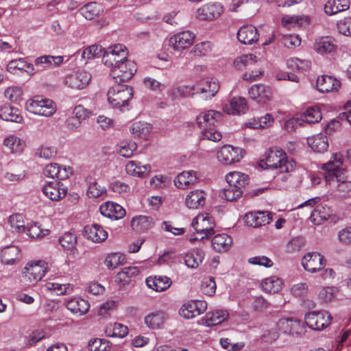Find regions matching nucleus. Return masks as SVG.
Listing matches in <instances>:
<instances>
[{
    "mask_svg": "<svg viewBox=\"0 0 351 351\" xmlns=\"http://www.w3.org/2000/svg\"><path fill=\"white\" fill-rule=\"evenodd\" d=\"M48 269V263L44 261H32L23 268L22 277L25 282L36 285L43 278Z\"/></svg>",
    "mask_w": 351,
    "mask_h": 351,
    "instance_id": "7",
    "label": "nucleus"
},
{
    "mask_svg": "<svg viewBox=\"0 0 351 351\" xmlns=\"http://www.w3.org/2000/svg\"><path fill=\"white\" fill-rule=\"evenodd\" d=\"M331 215L330 208L326 205L319 204L311 212V221L314 224H319L322 221L328 219Z\"/></svg>",
    "mask_w": 351,
    "mask_h": 351,
    "instance_id": "41",
    "label": "nucleus"
},
{
    "mask_svg": "<svg viewBox=\"0 0 351 351\" xmlns=\"http://www.w3.org/2000/svg\"><path fill=\"white\" fill-rule=\"evenodd\" d=\"M223 12V8L220 3H206L197 10L196 17L201 21H211L218 18Z\"/></svg>",
    "mask_w": 351,
    "mask_h": 351,
    "instance_id": "17",
    "label": "nucleus"
},
{
    "mask_svg": "<svg viewBox=\"0 0 351 351\" xmlns=\"http://www.w3.org/2000/svg\"><path fill=\"white\" fill-rule=\"evenodd\" d=\"M326 261L318 252H308L302 259V265L305 270L315 273L325 267Z\"/></svg>",
    "mask_w": 351,
    "mask_h": 351,
    "instance_id": "15",
    "label": "nucleus"
},
{
    "mask_svg": "<svg viewBox=\"0 0 351 351\" xmlns=\"http://www.w3.org/2000/svg\"><path fill=\"white\" fill-rule=\"evenodd\" d=\"M108 236L107 231L99 224L93 223L84 227V237L93 243H102Z\"/></svg>",
    "mask_w": 351,
    "mask_h": 351,
    "instance_id": "21",
    "label": "nucleus"
},
{
    "mask_svg": "<svg viewBox=\"0 0 351 351\" xmlns=\"http://www.w3.org/2000/svg\"><path fill=\"white\" fill-rule=\"evenodd\" d=\"M237 38L245 45L256 43L258 39L257 29L252 25H243L237 32Z\"/></svg>",
    "mask_w": 351,
    "mask_h": 351,
    "instance_id": "26",
    "label": "nucleus"
},
{
    "mask_svg": "<svg viewBox=\"0 0 351 351\" xmlns=\"http://www.w3.org/2000/svg\"><path fill=\"white\" fill-rule=\"evenodd\" d=\"M206 202V193L202 190L191 191L185 198L186 206L190 209L202 207Z\"/></svg>",
    "mask_w": 351,
    "mask_h": 351,
    "instance_id": "29",
    "label": "nucleus"
},
{
    "mask_svg": "<svg viewBox=\"0 0 351 351\" xmlns=\"http://www.w3.org/2000/svg\"><path fill=\"white\" fill-rule=\"evenodd\" d=\"M106 193L104 186H101L97 181L90 182L87 189V195L89 197L97 198Z\"/></svg>",
    "mask_w": 351,
    "mask_h": 351,
    "instance_id": "62",
    "label": "nucleus"
},
{
    "mask_svg": "<svg viewBox=\"0 0 351 351\" xmlns=\"http://www.w3.org/2000/svg\"><path fill=\"white\" fill-rule=\"evenodd\" d=\"M0 118L6 121L21 123L23 116L20 110L8 104H5L0 108Z\"/></svg>",
    "mask_w": 351,
    "mask_h": 351,
    "instance_id": "32",
    "label": "nucleus"
},
{
    "mask_svg": "<svg viewBox=\"0 0 351 351\" xmlns=\"http://www.w3.org/2000/svg\"><path fill=\"white\" fill-rule=\"evenodd\" d=\"M243 158V149L230 145H223L217 152L218 160L224 165H232Z\"/></svg>",
    "mask_w": 351,
    "mask_h": 351,
    "instance_id": "13",
    "label": "nucleus"
},
{
    "mask_svg": "<svg viewBox=\"0 0 351 351\" xmlns=\"http://www.w3.org/2000/svg\"><path fill=\"white\" fill-rule=\"evenodd\" d=\"M252 99L258 104H266L272 96V91L269 86L263 84L253 85L248 91Z\"/></svg>",
    "mask_w": 351,
    "mask_h": 351,
    "instance_id": "20",
    "label": "nucleus"
},
{
    "mask_svg": "<svg viewBox=\"0 0 351 351\" xmlns=\"http://www.w3.org/2000/svg\"><path fill=\"white\" fill-rule=\"evenodd\" d=\"M226 180L228 185L223 189L221 197L230 202L241 197L243 193L242 189L249 182L248 176L238 171L228 173Z\"/></svg>",
    "mask_w": 351,
    "mask_h": 351,
    "instance_id": "3",
    "label": "nucleus"
},
{
    "mask_svg": "<svg viewBox=\"0 0 351 351\" xmlns=\"http://www.w3.org/2000/svg\"><path fill=\"white\" fill-rule=\"evenodd\" d=\"M66 306L72 313L83 315L88 312L90 304L86 300L80 298H74L67 302Z\"/></svg>",
    "mask_w": 351,
    "mask_h": 351,
    "instance_id": "31",
    "label": "nucleus"
},
{
    "mask_svg": "<svg viewBox=\"0 0 351 351\" xmlns=\"http://www.w3.org/2000/svg\"><path fill=\"white\" fill-rule=\"evenodd\" d=\"M315 49L321 54L329 53L335 49L333 40L330 37H322L319 38L315 44Z\"/></svg>",
    "mask_w": 351,
    "mask_h": 351,
    "instance_id": "45",
    "label": "nucleus"
},
{
    "mask_svg": "<svg viewBox=\"0 0 351 351\" xmlns=\"http://www.w3.org/2000/svg\"><path fill=\"white\" fill-rule=\"evenodd\" d=\"M42 191L51 200L59 201L66 196L67 188L60 182L52 181L46 184Z\"/></svg>",
    "mask_w": 351,
    "mask_h": 351,
    "instance_id": "19",
    "label": "nucleus"
},
{
    "mask_svg": "<svg viewBox=\"0 0 351 351\" xmlns=\"http://www.w3.org/2000/svg\"><path fill=\"white\" fill-rule=\"evenodd\" d=\"M191 226L198 236L191 235V241L208 238L215 233V222L213 216L208 213L197 215L193 219Z\"/></svg>",
    "mask_w": 351,
    "mask_h": 351,
    "instance_id": "5",
    "label": "nucleus"
},
{
    "mask_svg": "<svg viewBox=\"0 0 351 351\" xmlns=\"http://www.w3.org/2000/svg\"><path fill=\"white\" fill-rule=\"evenodd\" d=\"M63 62V57L61 56H42L34 60V65L37 71H43L52 67L58 66Z\"/></svg>",
    "mask_w": 351,
    "mask_h": 351,
    "instance_id": "28",
    "label": "nucleus"
},
{
    "mask_svg": "<svg viewBox=\"0 0 351 351\" xmlns=\"http://www.w3.org/2000/svg\"><path fill=\"white\" fill-rule=\"evenodd\" d=\"M99 210L103 216L114 220L121 219L125 215V209L119 204L112 202L102 204Z\"/></svg>",
    "mask_w": 351,
    "mask_h": 351,
    "instance_id": "22",
    "label": "nucleus"
},
{
    "mask_svg": "<svg viewBox=\"0 0 351 351\" xmlns=\"http://www.w3.org/2000/svg\"><path fill=\"white\" fill-rule=\"evenodd\" d=\"M316 84L317 90L321 93L337 90L341 86V83L338 80L328 75L319 76Z\"/></svg>",
    "mask_w": 351,
    "mask_h": 351,
    "instance_id": "27",
    "label": "nucleus"
},
{
    "mask_svg": "<svg viewBox=\"0 0 351 351\" xmlns=\"http://www.w3.org/2000/svg\"><path fill=\"white\" fill-rule=\"evenodd\" d=\"M88 346L91 351H106L109 347L108 341L99 338L90 340Z\"/></svg>",
    "mask_w": 351,
    "mask_h": 351,
    "instance_id": "64",
    "label": "nucleus"
},
{
    "mask_svg": "<svg viewBox=\"0 0 351 351\" xmlns=\"http://www.w3.org/2000/svg\"><path fill=\"white\" fill-rule=\"evenodd\" d=\"M198 177L195 171H184L177 176L174 181L175 185L178 188L184 189L190 185L194 184L197 182Z\"/></svg>",
    "mask_w": 351,
    "mask_h": 351,
    "instance_id": "34",
    "label": "nucleus"
},
{
    "mask_svg": "<svg viewBox=\"0 0 351 351\" xmlns=\"http://www.w3.org/2000/svg\"><path fill=\"white\" fill-rule=\"evenodd\" d=\"M26 110L34 114L49 117L55 114L57 110L56 103L42 96H35L27 100Z\"/></svg>",
    "mask_w": 351,
    "mask_h": 351,
    "instance_id": "6",
    "label": "nucleus"
},
{
    "mask_svg": "<svg viewBox=\"0 0 351 351\" xmlns=\"http://www.w3.org/2000/svg\"><path fill=\"white\" fill-rule=\"evenodd\" d=\"M219 88V82L209 78L201 79L195 84V94L200 95L204 100L214 97L218 92Z\"/></svg>",
    "mask_w": 351,
    "mask_h": 351,
    "instance_id": "12",
    "label": "nucleus"
},
{
    "mask_svg": "<svg viewBox=\"0 0 351 351\" xmlns=\"http://www.w3.org/2000/svg\"><path fill=\"white\" fill-rule=\"evenodd\" d=\"M72 168L70 167H62L58 163H50L47 165L44 170L43 173L49 178H57L59 180H65L72 174Z\"/></svg>",
    "mask_w": 351,
    "mask_h": 351,
    "instance_id": "24",
    "label": "nucleus"
},
{
    "mask_svg": "<svg viewBox=\"0 0 351 351\" xmlns=\"http://www.w3.org/2000/svg\"><path fill=\"white\" fill-rule=\"evenodd\" d=\"M139 270L136 267H124L116 275L115 280L123 285L128 284L131 278L138 274Z\"/></svg>",
    "mask_w": 351,
    "mask_h": 351,
    "instance_id": "47",
    "label": "nucleus"
},
{
    "mask_svg": "<svg viewBox=\"0 0 351 351\" xmlns=\"http://www.w3.org/2000/svg\"><path fill=\"white\" fill-rule=\"evenodd\" d=\"M214 250L218 252H223L229 250L232 244V238L227 234L221 233L216 234L211 241Z\"/></svg>",
    "mask_w": 351,
    "mask_h": 351,
    "instance_id": "33",
    "label": "nucleus"
},
{
    "mask_svg": "<svg viewBox=\"0 0 351 351\" xmlns=\"http://www.w3.org/2000/svg\"><path fill=\"white\" fill-rule=\"evenodd\" d=\"M101 6L96 2H90L80 9L81 14L87 20H93L99 16Z\"/></svg>",
    "mask_w": 351,
    "mask_h": 351,
    "instance_id": "48",
    "label": "nucleus"
},
{
    "mask_svg": "<svg viewBox=\"0 0 351 351\" xmlns=\"http://www.w3.org/2000/svg\"><path fill=\"white\" fill-rule=\"evenodd\" d=\"M102 53L103 49L101 46L93 45L84 49L82 53V58L87 60H91L95 58L100 57Z\"/></svg>",
    "mask_w": 351,
    "mask_h": 351,
    "instance_id": "58",
    "label": "nucleus"
},
{
    "mask_svg": "<svg viewBox=\"0 0 351 351\" xmlns=\"http://www.w3.org/2000/svg\"><path fill=\"white\" fill-rule=\"evenodd\" d=\"M207 303L204 300H193L184 304L180 308L179 313L184 319H192L205 312Z\"/></svg>",
    "mask_w": 351,
    "mask_h": 351,
    "instance_id": "14",
    "label": "nucleus"
},
{
    "mask_svg": "<svg viewBox=\"0 0 351 351\" xmlns=\"http://www.w3.org/2000/svg\"><path fill=\"white\" fill-rule=\"evenodd\" d=\"M90 74L86 71H77L66 76L65 84L70 88L82 89L90 82Z\"/></svg>",
    "mask_w": 351,
    "mask_h": 351,
    "instance_id": "18",
    "label": "nucleus"
},
{
    "mask_svg": "<svg viewBox=\"0 0 351 351\" xmlns=\"http://www.w3.org/2000/svg\"><path fill=\"white\" fill-rule=\"evenodd\" d=\"M19 250L15 246L6 247L1 254V261L7 265L12 264L19 258Z\"/></svg>",
    "mask_w": 351,
    "mask_h": 351,
    "instance_id": "52",
    "label": "nucleus"
},
{
    "mask_svg": "<svg viewBox=\"0 0 351 351\" xmlns=\"http://www.w3.org/2000/svg\"><path fill=\"white\" fill-rule=\"evenodd\" d=\"M3 145L8 148L12 152H21L25 146V142L16 136H9L5 138Z\"/></svg>",
    "mask_w": 351,
    "mask_h": 351,
    "instance_id": "50",
    "label": "nucleus"
},
{
    "mask_svg": "<svg viewBox=\"0 0 351 351\" xmlns=\"http://www.w3.org/2000/svg\"><path fill=\"white\" fill-rule=\"evenodd\" d=\"M225 112L229 114H245L248 110V105L245 98L234 97L223 107Z\"/></svg>",
    "mask_w": 351,
    "mask_h": 351,
    "instance_id": "23",
    "label": "nucleus"
},
{
    "mask_svg": "<svg viewBox=\"0 0 351 351\" xmlns=\"http://www.w3.org/2000/svg\"><path fill=\"white\" fill-rule=\"evenodd\" d=\"M106 333L108 336L112 337L123 338L128 333V327L119 323H114L107 327Z\"/></svg>",
    "mask_w": 351,
    "mask_h": 351,
    "instance_id": "53",
    "label": "nucleus"
},
{
    "mask_svg": "<svg viewBox=\"0 0 351 351\" xmlns=\"http://www.w3.org/2000/svg\"><path fill=\"white\" fill-rule=\"evenodd\" d=\"M128 53V49L125 45L115 44L105 50L103 53L102 61L106 66L111 69L114 68V66L127 60Z\"/></svg>",
    "mask_w": 351,
    "mask_h": 351,
    "instance_id": "9",
    "label": "nucleus"
},
{
    "mask_svg": "<svg viewBox=\"0 0 351 351\" xmlns=\"http://www.w3.org/2000/svg\"><path fill=\"white\" fill-rule=\"evenodd\" d=\"M282 285V280L276 276L267 278L261 283L263 291L269 293H275L280 291Z\"/></svg>",
    "mask_w": 351,
    "mask_h": 351,
    "instance_id": "43",
    "label": "nucleus"
},
{
    "mask_svg": "<svg viewBox=\"0 0 351 351\" xmlns=\"http://www.w3.org/2000/svg\"><path fill=\"white\" fill-rule=\"evenodd\" d=\"M136 144L132 141H123L118 145L117 153L125 158H130L136 149Z\"/></svg>",
    "mask_w": 351,
    "mask_h": 351,
    "instance_id": "55",
    "label": "nucleus"
},
{
    "mask_svg": "<svg viewBox=\"0 0 351 351\" xmlns=\"http://www.w3.org/2000/svg\"><path fill=\"white\" fill-rule=\"evenodd\" d=\"M125 261V256L119 253H111L105 259V265L108 269H114Z\"/></svg>",
    "mask_w": 351,
    "mask_h": 351,
    "instance_id": "56",
    "label": "nucleus"
},
{
    "mask_svg": "<svg viewBox=\"0 0 351 351\" xmlns=\"http://www.w3.org/2000/svg\"><path fill=\"white\" fill-rule=\"evenodd\" d=\"M4 95L11 101L18 102L21 99L23 90L21 87L10 86L5 90Z\"/></svg>",
    "mask_w": 351,
    "mask_h": 351,
    "instance_id": "63",
    "label": "nucleus"
},
{
    "mask_svg": "<svg viewBox=\"0 0 351 351\" xmlns=\"http://www.w3.org/2000/svg\"><path fill=\"white\" fill-rule=\"evenodd\" d=\"M151 171V166L149 165H141V163L138 161L130 160L125 165V171L128 174L143 177L147 175Z\"/></svg>",
    "mask_w": 351,
    "mask_h": 351,
    "instance_id": "37",
    "label": "nucleus"
},
{
    "mask_svg": "<svg viewBox=\"0 0 351 351\" xmlns=\"http://www.w3.org/2000/svg\"><path fill=\"white\" fill-rule=\"evenodd\" d=\"M287 66L293 71H304L311 66V62L307 60H302L298 58H291L287 60Z\"/></svg>",
    "mask_w": 351,
    "mask_h": 351,
    "instance_id": "54",
    "label": "nucleus"
},
{
    "mask_svg": "<svg viewBox=\"0 0 351 351\" xmlns=\"http://www.w3.org/2000/svg\"><path fill=\"white\" fill-rule=\"evenodd\" d=\"M322 119L320 108L317 106L308 107L302 114V120L308 123H318Z\"/></svg>",
    "mask_w": 351,
    "mask_h": 351,
    "instance_id": "46",
    "label": "nucleus"
},
{
    "mask_svg": "<svg viewBox=\"0 0 351 351\" xmlns=\"http://www.w3.org/2000/svg\"><path fill=\"white\" fill-rule=\"evenodd\" d=\"M343 156L340 153L333 154L330 159L323 164L326 182L337 189L340 195H345L351 191V181L348 180L346 171L342 167Z\"/></svg>",
    "mask_w": 351,
    "mask_h": 351,
    "instance_id": "1",
    "label": "nucleus"
},
{
    "mask_svg": "<svg viewBox=\"0 0 351 351\" xmlns=\"http://www.w3.org/2000/svg\"><path fill=\"white\" fill-rule=\"evenodd\" d=\"M136 63L129 59L121 62L110 69V75L116 82H124L130 80L136 72Z\"/></svg>",
    "mask_w": 351,
    "mask_h": 351,
    "instance_id": "10",
    "label": "nucleus"
},
{
    "mask_svg": "<svg viewBox=\"0 0 351 351\" xmlns=\"http://www.w3.org/2000/svg\"><path fill=\"white\" fill-rule=\"evenodd\" d=\"M133 96L132 88L128 85L118 84L111 87L108 92V100L114 107L125 106Z\"/></svg>",
    "mask_w": 351,
    "mask_h": 351,
    "instance_id": "8",
    "label": "nucleus"
},
{
    "mask_svg": "<svg viewBox=\"0 0 351 351\" xmlns=\"http://www.w3.org/2000/svg\"><path fill=\"white\" fill-rule=\"evenodd\" d=\"M349 7V0H328L324 5V11L328 15H333L348 10Z\"/></svg>",
    "mask_w": 351,
    "mask_h": 351,
    "instance_id": "39",
    "label": "nucleus"
},
{
    "mask_svg": "<svg viewBox=\"0 0 351 351\" xmlns=\"http://www.w3.org/2000/svg\"><path fill=\"white\" fill-rule=\"evenodd\" d=\"M265 160L267 168L276 169L280 173L291 172L295 167V161L289 158L282 149L276 147L269 149Z\"/></svg>",
    "mask_w": 351,
    "mask_h": 351,
    "instance_id": "4",
    "label": "nucleus"
},
{
    "mask_svg": "<svg viewBox=\"0 0 351 351\" xmlns=\"http://www.w3.org/2000/svg\"><path fill=\"white\" fill-rule=\"evenodd\" d=\"M171 283V280L164 276H149L146 279L147 287L158 292L167 290Z\"/></svg>",
    "mask_w": 351,
    "mask_h": 351,
    "instance_id": "30",
    "label": "nucleus"
},
{
    "mask_svg": "<svg viewBox=\"0 0 351 351\" xmlns=\"http://www.w3.org/2000/svg\"><path fill=\"white\" fill-rule=\"evenodd\" d=\"M308 144L315 152L317 153H323L328 148V138L323 134H318L308 138Z\"/></svg>",
    "mask_w": 351,
    "mask_h": 351,
    "instance_id": "38",
    "label": "nucleus"
},
{
    "mask_svg": "<svg viewBox=\"0 0 351 351\" xmlns=\"http://www.w3.org/2000/svg\"><path fill=\"white\" fill-rule=\"evenodd\" d=\"M256 56L254 54H245L242 55L241 56L237 57L234 61V65L236 69L241 70L249 65L253 64L254 59L256 58Z\"/></svg>",
    "mask_w": 351,
    "mask_h": 351,
    "instance_id": "61",
    "label": "nucleus"
},
{
    "mask_svg": "<svg viewBox=\"0 0 351 351\" xmlns=\"http://www.w3.org/2000/svg\"><path fill=\"white\" fill-rule=\"evenodd\" d=\"M47 291H53L56 295L69 293L73 291V286L69 283L62 284L58 282H48L45 285Z\"/></svg>",
    "mask_w": 351,
    "mask_h": 351,
    "instance_id": "51",
    "label": "nucleus"
},
{
    "mask_svg": "<svg viewBox=\"0 0 351 351\" xmlns=\"http://www.w3.org/2000/svg\"><path fill=\"white\" fill-rule=\"evenodd\" d=\"M77 236L75 234L71 232H66L60 236L58 242L61 245L62 248L64 251L69 252L70 254H75L77 250Z\"/></svg>",
    "mask_w": 351,
    "mask_h": 351,
    "instance_id": "35",
    "label": "nucleus"
},
{
    "mask_svg": "<svg viewBox=\"0 0 351 351\" xmlns=\"http://www.w3.org/2000/svg\"><path fill=\"white\" fill-rule=\"evenodd\" d=\"M228 317V313L225 310H215L206 314V324L208 326H215L221 324Z\"/></svg>",
    "mask_w": 351,
    "mask_h": 351,
    "instance_id": "44",
    "label": "nucleus"
},
{
    "mask_svg": "<svg viewBox=\"0 0 351 351\" xmlns=\"http://www.w3.org/2000/svg\"><path fill=\"white\" fill-rule=\"evenodd\" d=\"M195 36L190 31L179 32L169 38V45L175 51H182L193 45Z\"/></svg>",
    "mask_w": 351,
    "mask_h": 351,
    "instance_id": "16",
    "label": "nucleus"
},
{
    "mask_svg": "<svg viewBox=\"0 0 351 351\" xmlns=\"http://www.w3.org/2000/svg\"><path fill=\"white\" fill-rule=\"evenodd\" d=\"M166 319V314L162 311H156L147 315L144 318L146 326L151 329L159 328Z\"/></svg>",
    "mask_w": 351,
    "mask_h": 351,
    "instance_id": "36",
    "label": "nucleus"
},
{
    "mask_svg": "<svg viewBox=\"0 0 351 351\" xmlns=\"http://www.w3.org/2000/svg\"><path fill=\"white\" fill-rule=\"evenodd\" d=\"M154 221L152 217L139 215L134 217L131 221V226L136 232H142L152 228Z\"/></svg>",
    "mask_w": 351,
    "mask_h": 351,
    "instance_id": "42",
    "label": "nucleus"
},
{
    "mask_svg": "<svg viewBox=\"0 0 351 351\" xmlns=\"http://www.w3.org/2000/svg\"><path fill=\"white\" fill-rule=\"evenodd\" d=\"M222 114L215 110L201 112L196 118L197 124L202 130V136L204 139L219 141L221 138V132L216 130V125L220 122Z\"/></svg>",
    "mask_w": 351,
    "mask_h": 351,
    "instance_id": "2",
    "label": "nucleus"
},
{
    "mask_svg": "<svg viewBox=\"0 0 351 351\" xmlns=\"http://www.w3.org/2000/svg\"><path fill=\"white\" fill-rule=\"evenodd\" d=\"M245 218L246 223L254 228L268 224L272 219L271 214L267 211L247 213Z\"/></svg>",
    "mask_w": 351,
    "mask_h": 351,
    "instance_id": "25",
    "label": "nucleus"
},
{
    "mask_svg": "<svg viewBox=\"0 0 351 351\" xmlns=\"http://www.w3.org/2000/svg\"><path fill=\"white\" fill-rule=\"evenodd\" d=\"M305 323L311 329L321 330L328 327L332 321L328 312L324 311H311L305 315Z\"/></svg>",
    "mask_w": 351,
    "mask_h": 351,
    "instance_id": "11",
    "label": "nucleus"
},
{
    "mask_svg": "<svg viewBox=\"0 0 351 351\" xmlns=\"http://www.w3.org/2000/svg\"><path fill=\"white\" fill-rule=\"evenodd\" d=\"M201 291L203 294L212 296L216 291V283L213 278H205L202 281Z\"/></svg>",
    "mask_w": 351,
    "mask_h": 351,
    "instance_id": "57",
    "label": "nucleus"
},
{
    "mask_svg": "<svg viewBox=\"0 0 351 351\" xmlns=\"http://www.w3.org/2000/svg\"><path fill=\"white\" fill-rule=\"evenodd\" d=\"M212 47L210 42H202L196 44L192 49L191 53L195 56H205L211 51Z\"/></svg>",
    "mask_w": 351,
    "mask_h": 351,
    "instance_id": "60",
    "label": "nucleus"
},
{
    "mask_svg": "<svg viewBox=\"0 0 351 351\" xmlns=\"http://www.w3.org/2000/svg\"><path fill=\"white\" fill-rule=\"evenodd\" d=\"M151 129L150 124L141 121L134 122L130 127V131L133 135L142 138L147 137Z\"/></svg>",
    "mask_w": 351,
    "mask_h": 351,
    "instance_id": "49",
    "label": "nucleus"
},
{
    "mask_svg": "<svg viewBox=\"0 0 351 351\" xmlns=\"http://www.w3.org/2000/svg\"><path fill=\"white\" fill-rule=\"evenodd\" d=\"M172 94L175 97H186L195 95V84L193 86L182 85L173 89Z\"/></svg>",
    "mask_w": 351,
    "mask_h": 351,
    "instance_id": "59",
    "label": "nucleus"
},
{
    "mask_svg": "<svg viewBox=\"0 0 351 351\" xmlns=\"http://www.w3.org/2000/svg\"><path fill=\"white\" fill-rule=\"evenodd\" d=\"M204 252L201 249H193L187 252L184 258L186 265L191 268H197L203 261Z\"/></svg>",
    "mask_w": 351,
    "mask_h": 351,
    "instance_id": "40",
    "label": "nucleus"
}]
</instances>
